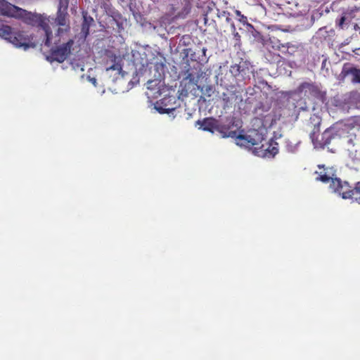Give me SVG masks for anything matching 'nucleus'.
Here are the masks:
<instances>
[{"label": "nucleus", "mask_w": 360, "mask_h": 360, "mask_svg": "<svg viewBox=\"0 0 360 360\" xmlns=\"http://www.w3.org/2000/svg\"><path fill=\"white\" fill-rule=\"evenodd\" d=\"M11 44L15 47L22 48L27 50L29 48L35 47V44L33 41V37L28 34L26 32L15 30Z\"/></svg>", "instance_id": "1a4fd4ad"}, {"label": "nucleus", "mask_w": 360, "mask_h": 360, "mask_svg": "<svg viewBox=\"0 0 360 360\" xmlns=\"http://www.w3.org/2000/svg\"><path fill=\"white\" fill-rule=\"evenodd\" d=\"M340 75L342 78L350 77L354 83H360V69L350 63H344Z\"/></svg>", "instance_id": "9b49d317"}, {"label": "nucleus", "mask_w": 360, "mask_h": 360, "mask_svg": "<svg viewBox=\"0 0 360 360\" xmlns=\"http://www.w3.org/2000/svg\"><path fill=\"white\" fill-rule=\"evenodd\" d=\"M197 125H200V128L203 131H210L214 133V131H219V133L224 134L223 137H232L234 138L238 136L236 131H230L227 133L226 127L219 124V121L212 117H206L202 120H198L196 122Z\"/></svg>", "instance_id": "20e7f679"}, {"label": "nucleus", "mask_w": 360, "mask_h": 360, "mask_svg": "<svg viewBox=\"0 0 360 360\" xmlns=\"http://www.w3.org/2000/svg\"><path fill=\"white\" fill-rule=\"evenodd\" d=\"M330 187L342 198L352 199L360 202V181L352 188L347 181H342L338 178L335 179V181L330 184Z\"/></svg>", "instance_id": "7ed1b4c3"}, {"label": "nucleus", "mask_w": 360, "mask_h": 360, "mask_svg": "<svg viewBox=\"0 0 360 360\" xmlns=\"http://www.w3.org/2000/svg\"><path fill=\"white\" fill-rule=\"evenodd\" d=\"M69 2L70 0H59L57 10L68 11Z\"/></svg>", "instance_id": "dca6fc26"}, {"label": "nucleus", "mask_w": 360, "mask_h": 360, "mask_svg": "<svg viewBox=\"0 0 360 360\" xmlns=\"http://www.w3.org/2000/svg\"><path fill=\"white\" fill-rule=\"evenodd\" d=\"M83 20L81 27V33L84 38L89 34V29L91 24L94 22V18L87 14V13H83L82 14Z\"/></svg>", "instance_id": "ddd939ff"}, {"label": "nucleus", "mask_w": 360, "mask_h": 360, "mask_svg": "<svg viewBox=\"0 0 360 360\" xmlns=\"http://www.w3.org/2000/svg\"><path fill=\"white\" fill-rule=\"evenodd\" d=\"M349 14L348 13H344V14L341 16V18L338 20V25L340 27L342 28L343 24L347 19V15Z\"/></svg>", "instance_id": "aec40b11"}, {"label": "nucleus", "mask_w": 360, "mask_h": 360, "mask_svg": "<svg viewBox=\"0 0 360 360\" xmlns=\"http://www.w3.org/2000/svg\"><path fill=\"white\" fill-rule=\"evenodd\" d=\"M229 72L233 77H236L240 72V67L237 64L231 65Z\"/></svg>", "instance_id": "f3484780"}, {"label": "nucleus", "mask_w": 360, "mask_h": 360, "mask_svg": "<svg viewBox=\"0 0 360 360\" xmlns=\"http://www.w3.org/2000/svg\"><path fill=\"white\" fill-rule=\"evenodd\" d=\"M264 141L262 134L257 129H250L245 134L236 136V143L243 146L260 157H274L278 153V144L274 140L263 143Z\"/></svg>", "instance_id": "f257e3e1"}, {"label": "nucleus", "mask_w": 360, "mask_h": 360, "mask_svg": "<svg viewBox=\"0 0 360 360\" xmlns=\"http://www.w3.org/2000/svg\"><path fill=\"white\" fill-rule=\"evenodd\" d=\"M109 70H116L117 73L120 74L122 70V66L119 63H115L111 66L106 68V71Z\"/></svg>", "instance_id": "a211bd4d"}, {"label": "nucleus", "mask_w": 360, "mask_h": 360, "mask_svg": "<svg viewBox=\"0 0 360 360\" xmlns=\"http://www.w3.org/2000/svg\"><path fill=\"white\" fill-rule=\"evenodd\" d=\"M15 30L9 25H2L0 27V38L11 43Z\"/></svg>", "instance_id": "4468645a"}, {"label": "nucleus", "mask_w": 360, "mask_h": 360, "mask_svg": "<svg viewBox=\"0 0 360 360\" xmlns=\"http://www.w3.org/2000/svg\"><path fill=\"white\" fill-rule=\"evenodd\" d=\"M185 79L189 80L190 82H193L196 77L195 74L191 72L189 69H187L185 71Z\"/></svg>", "instance_id": "6ab92c4d"}, {"label": "nucleus", "mask_w": 360, "mask_h": 360, "mask_svg": "<svg viewBox=\"0 0 360 360\" xmlns=\"http://www.w3.org/2000/svg\"><path fill=\"white\" fill-rule=\"evenodd\" d=\"M158 110H159V112H160V113H165V112H168V110H168V109H167V110H166V109H165V108H160L158 109Z\"/></svg>", "instance_id": "4be33fe9"}, {"label": "nucleus", "mask_w": 360, "mask_h": 360, "mask_svg": "<svg viewBox=\"0 0 360 360\" xmlns=\"http://www.w3.org/2000/svg\"><path fill=\"white\" fill-rule=\"evenodd\" d=\"M234 36H235V37H236V38H237V37H238V38L240 37V35H239V34H238V32L235 33V34H234Z\"/></svg>", "instance_id": "5701e85b"}, {"label": "nucleus", "mask_w": 360, "mask_h": 360, "mask_svg": "<svg viewBox=\"0 0 360 360\" xmlns=\"http://www.w3.org/2000/svg\"><path fill=\"white\" fill-rule=\"evenodd\" d=\"M297 94H303L308 98H314L321 100L324 94L321 90L320 86L313 82H302L297 88Z\"/></svg>", "instance_id": "6e6552de"}, {"label": "nucleus", "mask_w": 360, "mask_h": 360, "mask_svg": "<svg viewBox=\"0 0 360 360\" xmlns=\"http://www.w3.org/2000/svg\"><path fill=\"white\" fill-rule=\"evenodd\" d=\"M62 38H60V41L58 44H52V45H56V47H53L51 49V55L50 57L52 60L57 61L58 63L64 62L67 58L70 56L71 53V49L74 45V40L72 39H69L67 41L63 42Z\"/></svg>", "instance_id": "0eeeda50"}, {"label": "nucleus", "mask_w": 360, "mask_h": 360, "mask_svg": "<svg viewBox=\"0 0 360 360\" xmlns=\"http://www.w3.org/2000/svg\"><path fill=\"white\" fill-rule=\"evenodd\" d=\"M319 171L316 172L318 176L316 178L317 181H320L323 183H328L331 181L330 184L335 181V179L337 177L336 169L333 167H326L324 165H318Z\"/></svg>", "instance_id": "9d476101"}, {"label": "nucleus", "mask_w": 360, "mask_h": 360, "mask_svg": "<svg viewBox=\"0 0 360 360\" xmlns=\"http://www.w3.org/2000/svg\"><path fill=\"white\" fill-rule=\"evenodd\" d=\"M15 10L13 18L20 19L27 25H37L43 29L46 37L44 42L46 46L50 47L52 44H58L60 41V39L52 41V31L48 23L49 20L40 14L32 13L18 6Z\"/></svg>", "instance_id": "f03ea898"}, {"label": "nucleus", "mask_w": 360, "mask_h": 360, "mask_svg": "<svg viewBox=\"0 0 360 360\" xmlns=\"http://www.w3.org/2000/svg\"><path fill=\"white\" fill-rule=\"evenodd\" d=\"M319 124L320 122H319L317 124H314V129L310 133V138L315 147L321 148L327 147L329 148L332 141L339 139L338 135L334 132L333 129H327L322 133L320 139H315L316 134L319 131Z\"/></svg>", "instance_id": "423d86ee"}, {"label": "nucleus", "mask_w": 360, "mask_h": 360, "mask_svg": "<svg viewBox=\"0 0 360 360\" xmlns=\"http://www.w3.org/2000/svg\"><path fill=\"white\" fill-rule=\"evenodd\" d=\"M51 23L59 27L56 30V35H52L53 41L60 40L64 34H68L70 31V16L66 11L57 10L56 16L52 18Z\"/></svg>", "instance_id": "39448f33"}, {"label": "nucleus", "mask_w": 360, "mask_h": 360, "mask_svg": "<svg viewBox=\"0 0 360 360\" xmlns=\"http://www.w3.org/2000/svg\"><path fill=\"white\" fill-rule=\"evenodd\" d=\"M217 15L219 18H225L227 23L231 24L233 28L235 30V26H234L232 19L231 18V13L229 11H219V9H217Z\"/></svg>", "instance_id": "2eb2a0df"}, {"label": "nucleus", "mask_w": 360, "mask_h": 360, "mask_svg": "<svg viewBox=\"0 0 360 360\" xmlns=\"http://www.w3.org/2000/svg\"><path fill=\"white\" fill-rule=\"evenodd\" d=\"M236 14L238 15V16H240L241 17V18L240 19V21L242 22H245L247 20L246 17H245L243 15L241 14V12L238 10H236L235 11Z\"/></svg>", "instance_id": "412c9836"}, {"label": "nucleus", "mask_w": 360, "mask_h": 360, "mask_svg": "<svg viewBox=\"0 0 360 360\" xmlns=\"http://www.w3.org/2000/svg\"><path fill=\"white\" fill-rule=\"evenodd\" d=\"M16 8V6L10 4L6 0H0V13L2 15L13 18L15 11V8Z\"/></svg>", "instance_id": "f8f14e48"}]
</instances>
